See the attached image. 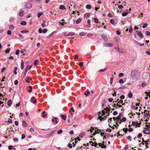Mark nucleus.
<instances>
[{"label": "nucleus", "instance_id": "19", "mask_svg": "<svg viewBox=\"0 0 150 150\" xmlns=\"http://www.w3.org/2000/svg\"><path fill=\"white\" fill-rule=\"evenodd\" d=\"M43 23H42V26L43 27H45L46 26L45 21L44 20H42Z\"/></svg>", "mask_w": 150, "mask_h": 150}, {"label": "nucleus", "instance_id": "7", "mask_svg": "<svg viewBox=\"0 0 150 150\" xmlns=\"http://www.w3.org/2000/svg\"><path fill=\"white\" fill-rule=\"evenodd\" d=\"M24 67V63L23 60V59L21 60V69H23Z\"/></svg>", "mask_w": 150, "mask_h": 150}, {"label": "nucleus", "instance_id": "51", "mask_svg": "<svg viewBox=\"0 0 150 150\" xmlns=\"http://www.w3.org/2000/svg\"><path fill=\"white\" fill-rule=\"evenodd\" d=\"M124 74L122 73H120L119 74V77H121L123 76Z\"/></svg>", "mask_w": 150, "mask_h": 150}, {"label": "nucleus", "instance_id": "14", "mask_svg": "<svg viewBox=\"0 0 150 150\" xmlns=\"http://www.w3.org/2000/svg\"><path fill=\"white\" fill-rule=\"evenodd\" d=\"M117 102V103H121L122 104V103H123V100H119V99H118L115 101L113 102V103H116Z\"/></svg>", "mask_w": 150, "mask_h": 150}, {"label": "nucleus", "instance_id": "36", "mask_svg": "<svg viewBox=\"0 0 150 150\" xmlns=\"http://www.w3.org/2000/svg\"><path fill=\"white\" fill-rule=\"evenodd\" d=\"M126 121V118L125 117H123L122 118V120H121V122H125Z\"/></svg>", "mask_w": 150, "mask_h": 150}, {"label": "nucleus", "instance_id": "27", "mask_svg": "<svg viewBox=\"0 0 150 150\" xmlns=\"http://www.w3.org/2000/svg\"><path fill=\"white\" fill-rule=\"evenodd\" d=\"M86 8L87 9H90L91 8V6L90 5L88 4L86 6Z\"/></svg>", "mask_w": 150, "mask_h": 150}, {"label": "nucleus", "instance_id": "60", "mask_svg": "<svg viewBox=\"0 0 150 150\" xmlns=\"http://www.w3.org/2000/svg\"><path fill=\"white\" fill-rule=\"evenodd\" d=\"M7 34L8 35H11V32L10 30H8L7 32Z\"/></svg>", "mask_w": 150, "mask_h": 150}, {"label": "nucleus", "instance_id": "58", "mask_svg": "<svg viewBox=\"0 0 150 150\" xmlns=\"http://www.w3.org/2000/svg\"><path fill=\"white\" fill-rule=\"evenodd\" d=\"M18 83V81L17 80H16L14 81V84L15 85H17Z\"/></svg>", "mask_w": 150, "mask_h": 150}, {"label": "nucleus", "instance_id": "29", "mask_svg": "<svg viewBox=\"0 0 150 150\" xmlns=\"http://www.w3.org/2000/svg\"><path fill=\"white\" fill-rule=\"evenodd\" d=\"M94 21L95 23H98L99 22L98 19L96 18H94Z\"/></svg>", "mask_w": 150, "mask_h": 150}, {"label": "nucleus", "instance_id": "6", "mask_svg": "<svg viewBox=\"0 0 150 150\" xmlns=\"http://www.w3.org/2000/svg\"><path fill=\"white\" fill-rule=\"evenodd\" d=\"M25 6L28 9H30L32 7V5L30 3H28L26 4Z\"/></svg>", "mask_w": 150, "mask_h": 150}, {"label": "nucleus", "instance_id": "37", "mask_svg": "<svg viewBox=\"0 0 150 150\" xmlns=\"http://www.w3.org/2000/svg\"><path fill=\"white\" fill-rule=\"evenodd\" d=\"M31 80L32 78H28L27 79H26V81L28 83H29L30 82L29 81H28V80Z\"/></svg>", "mask_w": 150, "mask_h": 150}, {"label": "nucleus", "instance_id": "1", "mask_svg": "<svg viewBox=\"0 0 150 150\" xmlns=\"http://www.w3.org/2000/svg\"><path fill=\"white\" fill-rule=\"evenodd\" d=\"M139 71L137 70H134L131 71L130 76L133 79H136L139 77Z\"/></svg>", "mask_w": 150, "mask_h": 150}, {"label": "nucleus", "instance_id": "13", "mask_svg": "<svg viewBox=\"0 0 150 150\" xmlns=\"http://www.w3.org/2000/svg\"><path fill=\"white\" fill-rule=\"evenodd\" d=\"M137 33L138 35L141 38H142L143 37V34L141 32L139 31H137Z\"/></svg>", "mask_w": 150, "mask_h": 150}, {"label": "nucleus", "instance_id": "52", "mask_svg": "<svg viewBox=\"0 0 150 150\" xmlns=\"http://www.w3.org/2000/svg\"><path fill=\"white\" fill-rule=\"evenodd\" d=\"M145 93L147 96H148L150 98V91L148 92H146Z\"/></svg>", "mask_w": 150, "mask_h": 150}, {"label": "nucleus", "instance_id": "24", "mask_svg": "<svg viewBox=\"0 0 150 150\" xmlns=\"http://www.w3.org/2000/svg\"><path fill=\"white\" fill-rule=\"evenodd\" d=\"M114 78V76L113 75L111 77L110 79V84L111 85L112 84L113 80Z\"/></svg>", "mask_w": 150, "mask_h": 150}, {"label": "nucleus", "instance_id": "20", "mask_svg": "<svg viewBox=\"0 0 150 150\" xmlns=\"http://www.w3.org/2000/svg\"><path fill=\"white\" fill-rule=\"evenodd\" d=\"M18 69V68L17 67H16L15 68L14 71H13V74L15 75H16L17 74V72L16 71Z\"/></svg>", "mask_w": 150, "mask_h": 150}, {"label": "nucleus", "instance_id": "62", "mask_svg": "<svg viewBox=\"0 0 150 150\" xmlns=\"http://www.w3.org/2000/svg\"><path fill=\"white\" fill-rule=\"evenodd\" d=\"M112 118H110V119H108V123H111V122L112 121Z\"/></svg>", "mask_w": 150, "mask_h": 150}, {"label": "nucleus", "instance_id": "33", "mask_svg": "<svg viewBox=\"0 0 150 150\" xmlns=\"http://www.w3.org/2000/svg\"><path fill=\"white\" fill-rule=\"evenodd\" d=\"M23 124V125L26 127H27L28 126L27 125V124L25 121L24 120H23L22 122Z\"/></svg>", "mask_w": 150, "mask_h": 150}, {"label": "nucleus", "instance_id": "17", "mask_svg": "<svg viewBox=\"0 0 150 150\" xmlns=\"http://www.w3.org/2000/svg\"><path fill=\"white\" fill-rule=\"evenodd\" d=\"M90 14V13H86L84 14V18L88 17L89 16V15Z\"/></svg>", "mask_w": 150, "mask_h": 150}, {"label": "nucleus", "instance_id": "16", "mask_svg": "<svg viewBox=\"0 0 150 150\" xmlns=\"http://www.w3.org/2000/svg\"><path fill=\"white\" fill-rule=\"evenodd\" d=\"M29 65H28L26 67V70H25V73H24V74L23 75V77H24L25 76V75L26 74L27 72V71L28 70V67H29Z\"/></svg>", "mask_w": 150, "mask_h": 150}, {"label": "nucleus", "instance_id": "63", "mask_svg": "<svg viewBox=\"0 0 150 150\" xmlns=\"http://www.w3.org/2000/svg\"><path fill=\"white\" fill-rule=\"evenodd\" d=\"M118 114L117 112V111H114L113 112V115H117Z\"/></svg>", "mask_w": 150, "mask_h": 150}, {"label": "nucleus", "instance_id": "8", "mask_svg": "<svg viewBox=\"0 0 150 150\" xmlns=\"http://www.w3.org/2000/svg\"><path fill=\"white\" fill-rule=\"evenodd\" d=\"M37 100L35 97H33L31 99V102L33 103H35L36 102Z\"/></svg>", "mask_w": 150, "mask_h": 150}, {"label": "nucleus", "instance_id": "39", "mask_svg": "<svg viewBox=\"0 0 150 150\" xmlns=\"http://www.w3.org/2000/svg\"><path fill=\"white\" fill-rule=\"evenodd\" d=\"M98 118L101 121H102L103 120H104V117H102L101 116H99V117H98Z\"/></svg>", "mask_w": 150, "mask_h": 150}, {"label": "nucleus", "instance_id": "32", "mask_svg": "<svg viewBox=\"0 0 150 150\" xmlns=\"http://www.w3.org/2000/svg\"><path fill=\"white\" fill-rule=\"evenodd\" d=\"M61 117L64 120H66V116L65 115H61Z\"/></svg>", "mask_w": 150, "mask_h": 150}, {"label": "nucleus", "instance_id": "4", "mask_svg": "<svg viewBox=\"0 0 150 150\" xmlns=\"http://www.w3.org/2000/svg\"><path fill=\"white\" fill-rule=\"evenodd\" d=\"M147 111L146 110H145L144 111V113H145L144 114V117H150V114L148 112H146Z\"/></svg>", "mask_w": 150, "mask_h": 150}, {"label": "nucleus", "instance_id": "44", "mask_svg": "<svg viewBox=\"0 0 150 150\" xmlns=\"http://www.w3.org/2000/svg\"><path fill=\"white\" fill-rule=\"evenodd\" d=\"M90 92L88 91H87V93L86 92L84 93V95L86 96H88V95L89 94Z\"/></svg>", "mask_w": 150, "mask_h": 150}, {"label": "nucleus", "instance_id": "18", "mask_svg": "<svg viewBox=\"0 0 150 150\" xmlns=\"http://www.w3.org/2000/svg\"><path fill=\"white\" fill-rule=\"evenodd\" d=\"M27 24V23L25 21H23L21 22L20 23V24L21 25H25Z\"/></svg>", "mask_w": 150, "mask_h": 150}, {"label": "nucleus", "instance_id": "2", "mask_svg": "<svg viewBox=\"0 0 150 150\" xmlns=\"http://www.w3.org/2000/svg\"><path fill=\"white\" fill-rule=\"evenodd\" d=\"M114 48L120 53H123L124 52V51L122 49L120 48L119 47H115Z\"/></svg>", "mask_w": 150, "mask_h": 150}, {"label": "nucleus", "instance_id": "12", "mask_svg": "<svg viewBox=\"0 0 150 150\" xmlns=\"http://www.w3.org/2000/svg\"><path fill=\"white\" fill-rule=\"evenodd\" d=\"M24 14V12L23 11H22L20 12L19 13V16L20 17H22L23 16Z\"/></svg>", "mask_w": 150, "mask_h": 150}, {"label": "nucleus", "instance_id": "23", "mask_svg": "<svg viewBox=\"0 0 150 150\" xmlns=\"http://www.w3.org/2000/svg\"><path fill=\"white\" fill-rule=\"evenodd\" d=\"M102 37L106 41L108 40L107 36L105 35H102Z\"/></svg>", "mask_w": 150, "mask_h": 150}, {"label": "nucleus", "instance_id": "11", "mask_svg": "<svg viewBox=\"0 0 150 150\" xmlns=\"http://www.w3.org/2000/svg\"><path fill=\"white\" fill-rule=\"evenodd\" d=\"M123 116V114L122 113H120L119 114V115L117 117V118L118 120H120L121 117Z\"/></svg>", "mask_w": 150, "mask_h": 150}, {"label": "nucleus", "instance_id": "10", "mask_svg": "<svg viewBox=\"0 0 150 150\" xmlns=\"http://www.w3.org/2000/svg\"><path fill=\"white\" fill-rule=\"evenodd\" d=\"M57 117H54V118L52 119V122H54L56 123H58V121L57 120Z\"/></svg>", "mask_w": 150, "mask_h": 150}, {"label": "nucleus", "instance_id": "21", "mask_svg": "<svg viewBox=\"0 0 150 150\" xmlns=\"http://www.w3.org/2000/svg\"><path fill=\"white\" fill-rule=\"evenodd\" d=\"M12 104V101L11 100H9L8 101L7 104L8 106H10Z\"/></svg>", "mask_w": 150, "mask_h": 150}, {"label": "nucleus", "instance_id": "34", "mask_svg": "<svg viewBox=\"0 0 150 150\" xmlns=\"http://www.w3.org/2000/svg\"><path fill=\"white\" fill-rule=\"evenodd\" d=\"M115 122V124H118V123H119V124H120L121 123V120H117V121Z\"/></svg>", "mask_w": 150, "mask_h": 150}, {"label": "nucleus", "instance_id": "15", "mask_svg": "<svg viewBox=\"0 0 150 150\" xmlns=\"http://www.w3.org/2000/svg\"><path fill=\"white\" fill-rule=\"evenodd\" d=\"M59 8L61 10H63L64 9H66L65 6L63 5H61L59 7Z\"/></svg>", "mask_w": 150, "mask_h": 150}, {"label": "nucleus", "instance_id": "42", "mask_svg": "<svg viewBox=\"0 0 150 150\" xmlns=\"http://www.w3.org/2000/svg\"><path fill=\"white\" fill-rule=\"evenodd\" d=\"M43 14V13L42 12H40L38 14V18H39Z\"/></svg>", "mask_w": 150, "mask_h": 150}, {"label": "nucleus", "instance_id": "9", "mask_svg": "<svg viewBox=\"0 0 150 150\" xmlns=\"http://www.w3.org/2000/svg\"><path fill=\"white\" fill-rule=\"evenodd\" d=\"M110 107H107L105 108H104V110L105 111L106 113H107V112L108 111L109 112V111L110 110Z\"/></svg>", "mask_w": 150, "mask_h": 150}, {"label": "nucleus", "instance_id": "55", "mask_svg": "<svg viewBox=\"0 0 150 150\" xmlns=\"http://www.w3.org/2000/svg\"><path fill=\"white\" fill-rule=\"evenodd\" d=\"M127 14H128L127 12H125V13H123L122 14V16H127Z\"/></svg>", "mask_w": 150, "mask_h": 150}, {"label": "nucleus", "instance_id": "40", "mask_svg": "<svg viewBox=\"0 0 150 150\" xmlns=\"http://www.w3.org/2000/svg\"><path fill=\"white\" fill-rule=\"evenodd\" d=\"M148 25V24L146 23H144L143 24L142 28H146Z\"/></svg>", "mask_w": 150, "mask_h": 150}, {"label": "nucleus", "instance_id": "61", "mask_svg": "<svg viewBox=\"0 0 150 150\" xmlns=\"http://www.w3.org/2000/svg\"><path fill=\"white\" fill-rule=\"evenodd\" d=\"M18 35L21 38L23 39L24 38V37L21 34L19 33Z\"/></svg>", "mask_w": 150, "mask_h": 150}, {"label": "nucleus", "instance_id": "3", "mask_svg": "<svg viewBox=\"0 0 150 150\" xmlns=\"http://www.w3.org/2000/svg\"><path fill=\"white\" fill-rule=\"evenodd\" d=\"M141 124V123H138L136 122H132V125L133 126L136 125L138 127H139L140 126V125Z\"/></svg>", "mask_w": 150, "mask_h": 150}, {"label": "nucleus", "instance_id": "25", "mask_svg": "<svg viewBox=\"0 0 150 150\" xmlns=\"http://www.w3.org/2000/svg\"><path fill=\"white\" fill-rule=\"evenodd\" d=\"M132 30H133V29L132 28V26L131 25H130V28L129 29V33H132Z\"/></svg>", "mask_w": 150, "mask_h": 150}, {"label": "nucleus", "instance_id": "35", "mask_svg": "<svg viewBox=\"0 0 150 150\" xmlns=\"http://www.w3.org/2000/svg\"><path fill=\"white\" fill-rule=\"evenodd\" d=\"M29 31L28 30H23L21 31V33H26L28 32Z\"/></svg>", "mask_w": 150, "mask_h": 150}, {"label": "nucleus", "instance_id": "54", "mask_svg": "<svg viewBox=\"0 0 150 150\" xmlns=\"http://www.w3.org/2000/svg\"><path fill=\"white\" fill-rule=\"evenodd\" d=\"M63 132V130H60L57 131V133L58 134L62 133Z\"/></svg>", "mask_w": 150, "mask_h": 150}, {"label": "nucleus", "instance_id": "38", "mask_svg": "<svg viewBox=\"0 0 150 150\" xmlns=\"http://www.w3.org/2000/svg\"><path fill=\"white\" fill-rule=\"evenodd\" d=\"M106 46L111 47L112 46V45L110 43H107L106 44Z\"/></svg>", "mask_w": 150, "mask_h": 150}, {"label": "nucleus", "instance_id": "56", "mask_svg": "<svg viewBox=\"0 0 150 150\" xmlns=\"http://www.w3.org/2000/svg\"><path fill=\"white\" fill-rule=\"evenodd\" d=\"M68 147L70 149H71L72 148V145L71 144L69 143V144L68 145Z\"/></svg>", "mask_w": 150, "mask_h": 150}, {"label": "nucleus", "instance_id": "49", "mask_svg": "<svg viewBox=\"0 0 150 150\" xmlns=\"http://www.w3.org/2000/svg\"><path fill=\"white\" fill-rule=\"evenodd\" d=\"M20 52V51L19 50H17L15 54L16 55H18L19 54Z\"/></svg>", "mask_w": 150, "mask_h": 150}, {"label": "nucleus", "instance_id": "31", "mask_svg": "<svg viewBox=\"0 0 150 150\" xmlns=\"http://www.w3.org/2000/svg\"><path fill=\"white\" fill-rule=\"evenodd\" d=\"M39 61L37 60H35L34 62V64L36 66L37 64L39 63Z\"/></svg>", "mask_w": 150, "mask_h": 150}, {"label": "nucleus", "instance_id": "46", "mask_svg": "<svg viewBox=\"0 0 150 150\" xmlns=\"http://www.w3.org/2000/svg\"><path fill=\"white\" fill-rule=\"evenodd\" d=\"M118 8L120 9H122L123 8V5H122V4L121 5H119L118 6Z\"/></svg>", "mask_w": 150, "mask_h": 150}, {"label": "nucleus", "instance_id": "50", "mask_svg": "<svg viewBox=\"0 0 150 150\" xmlns=\"http://www.w3.org/2000/svg\"><path fill=\"white\" fill-rule=\"evenodd\" d=\"M146 34L147 36H149L150 35V32L148 31H146Z\"/></svg>", "mask_w": 150, "mask_h": 150}, {"label": "nucleus", "instance_id": "22", "mask_svg": "<svg viewBox=\"0 0 150 150\" xmlns=\"http://www.w3.org/2000/svg\"><path fill=\"white\" fill-rule=\"evenodd\" d=\"M81 20L82 19L81 18H79L76 20V23L77 24H78L81 22Z\"/></svg>", "mask_w": 150, "mask_h": 150}, {"label": "nucleus", "instance_id": "45", "mask_svg": "<svg viewBox=\"0 0 150 150\" xmlns=\"http://www.w3.org/2000/svg\"><path fill=\"white\" fill-rule=\"evenodd\" d=\"M110 23L112 24H113L115 23V21L113 19H111L110 21Z\"/></svg>", "mask_w": 150, "mask_h": 150}, {"label": "nucleus", "instance_id": "43", "mask_svg": "<svg viewBox=\"0 0 150 150\" xmlns=\"http://www.w3.org/2000/svg\"><path fill=\"white\" fill-rule=\"evenodd\" d=\"M74 35V33L73 32H71L69 33L68 35H67V36H68L69 35H70L71 36H73Z\"/></svg>", "mask_w": 150, "mask_h": 150}, {"label": "nucleus", "instance_id": "59", "mask_svg": "<svg viewBox=\"0 0 150 150\" xmlns=\"http://www.w3.org/2000/svg\"><path fill=\"white\" fill-rule=\"evenodd\" d=\"M47 31V30L46 29H44L42 30V32L43 33H46Z\"/></svg>", "mask_w": 150, "mask_h": 150}, {"label": "nucleus", "instance_id": "5", "mask_svg": "<svg viewBox=\"0 0 150 150\" xmlns=\"http://www.w3.org/2000/svg\"><path fill=\"white\" fill-rule=\"evenodd\" d=\"M86 135V133L85 132H83L80 133L79 135V137L82 138L84 137Z\"/></svg>", "mask_w": 150, "mask_h": 150}, {"label": "nucleus", "instance_id": "48", "mask_svg": "<svg viewBox=\"0 0 150 150\" xmlns=\"http://www.w3.org/2000/svg\"><path fill=\"white\" fill-rule=\"evenodd\" d=\"M29 88L30 89L28 91V92L30 93L32 91V86H29Z\"/></svg>", "mask_w": 150, "mask_h": 150}, {"label": "nucleus", "instance_id": "57", "mask_svg": "<svg viewBox=\"0 0 150 150\" xmlns=\"http://www.w3.org/2000/svg\"><path fill=\"white\" fill-rule=\"evenodd\" d=\"M113 100V99L112 98H109L108 99V101L109 102H111Z\"/></svg>", "mask_w": 150, "mask_h": 150}, {"label": "nucleus", "instance_id": "47", "mask_svg": "<svg viewBox=\"0 0 150 150\" xmlns=\"http://www.w3.org/2000/svg\"><path fill=\"white\" fill-rule=\"evenodd\" d=\"M106 69V68L104 69H100L99 71V72H104L105 71Z\"/></svg>", "mask_w": 150, "mask_h": 150}, {"label": "nucleus", "instance_id": "26", "mask_svg": "<svg viewBox=\"0 0 150 150\" xmlns=\"http://www.w3.org/2000/svg\"><path fill=\"white\" fill-rule=\"evenodd\" d=\"M132 96H133L132 93L131 92L129 93L128 94V97L129 98H131L132 97Z\"/></svg>", "mask_w": 150, "mask_h": 150}, {"label": "nucleus", "instance_id": "30", "mask_svg": "<svg viewBox=\"0 0 150 150\" xmlns=\"http://www.w3.org/2000/svg\"><path fill=\"white\" fill-rule=\"evenodd\" d=\"M9 28L10 30H13L14 29V26L13 25H11L9 26Z\"/></svg>", "mask_w": 150, "mask_h": 150}, {"label": "nucleus", "instance_id": "64", "mask_svg": "<svg viewBox=\"0 0 150 150\" xmlns=\"http://www.w3.org/2000/svg\"><path fill=\"white\" fill-rule=\"evenodd\" d=\"M146 127H145L144 128V129L147 131H148L149 130V127L148 126H146Z\"/></svg>", "mask_w": 150, "mask_h": 150}, {"label": "nucleus", "instance_id": "41", "mask_svg": "<svg viewBox=\"0 0 150 150\" xmlns=\"http://www.w3.org/2000/svg\"><path fill=\"white\" fill-rule=\"evenodd\" d=\"M79 35L80 36H83L85 35H86V34L84 32H81L79 33Z\"/></svg>", "mask_w": 150, "mask_h": 150}, {"label": "nucleus", "instance_id": "28", "mask_svg": "<svg viewBox=\"0 0 150 150\" xmlns=\"http://www.w3.org/2000/svg\"><path fill=\"white\" fill-rule=\"evenodd\" d=\"M10 50V49L9 48L7 49L5 51V53H8Z\"/></svg>", "mask_w": 150, "mask_h": 150}, {"label": "nucleus", "instance_id": "53", "mask_svg": "<svg viewBox=\"0 0 150 150\" xmlns=\"http://www.w3.org/2000/svg\"><path fill=\"white\" fill-rule=\"evenodd\" d=\"M119 82L120 83H124V81L122 79H121L119 80Z\"/></svg>", "mask_w": 150, "mask_h": 150}]
</instances>
